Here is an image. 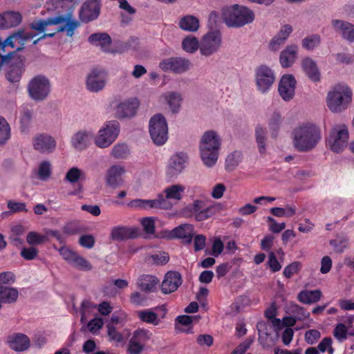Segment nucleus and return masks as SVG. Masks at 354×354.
<instances>
[{
    "mask_svg": "<svg viewBox=\"0 0 354 354\" xmlns=\"http://www.w3.org/2000/svg\"><path fill=\"white\" fill-rule=\"evenodd\" d=\"M293 145L300 152H306L314 149L322 138L320 129L313 124H303L296 127L292 132Z\"/></svg>",
    "mask_w": 354,
    "mask_h": 354,
    "instance_id": "nucleus-1",
    "label": "nucleus"
},
{
    "mask_svg": "<svg viewBox=\"0 0 354 354\" xmlns=\"http://www.w3.org/2000/svg\"><path fill=\"white\" fill-rule=\"evenodd\" d=\"M223 19L228 27L240 28L253 22L254 12L244 6L234 4L223 10Z\"/></svg>",
    "mask_w": 354,
    "mask_h": 354,
    "instance_id": "nucleus-2",
    "label": "nucleus"
},
{
    "mask_svg": "<svg viewBox=\"0 0 354 354\" xmlns=\"http://www.w3.org/2000/svg\"><path fill=\"white\" fill-rule=\"evenodd\" d=\"M221 139L214 131H207L203 136L200 144L201 157L203 163L210 167L218 159Z\"/></svg>",
    "mask_w": 354,
    "mask_h": 354,
    "instance_id": "nucleus-3",
    "label": "nucleus"
},
{
    "mask_svg": "<svg viewBox=\"0 0 354 354\" xmlns=\"http://www.w3.org/2000/svg\"><path fill=\"white\" fill-rule=\"evenodd\" d=\"M351 99V88L345 84H338L328 92L326 103L332 112L340 113L347 108Z\"/></svg>",
    "mask_w": 354,
    "mask_h": 354,
    "instance_id": "nucleus-4",
    "label": "nucleus"
},
{
    "mask_svg": "<svg viewBox=\"0 0 354 354\" xmlns=\"http://www.w3.org/2000/svg\"><path fill=\"white\" fill-rule=\"evenodd\" d=\"M24 56H16L15 52L0 55V71L8 68L7 80L12 83L19 82L24 71Z\"/></svg>",
    "mask_w": 354,
    "mask_h": 354,
    "instance_id": "nucleus-5",
    "label": "nucleus"
},
{
    "mask_svg": "<svg viewBox=\"0 0 354 354\" xmlns=\"http://www.w3.org/2000/svg\"><path fill=\"white\" fill-rule=\"evenodd\" d=\"M349 134L348 127L344 124H335L331 129L326 143L330 149L339 153L346 147Z\"/></svg>",
    "mask_w": 354,
    "mask_h": 354,
    "instance_id": "nucleus-6",
    "label": "nucleus"
},
{
    "mask_svg": "<svg viewBox=\"0 0 354 354\" xmlns=\"http://www.w3.org/2000/svg\"><path fill=\"white\" fill-rule=\"evenodd\" d=\"M216 207L213 205L207 206L202 200H194L192 203L187 205L183 209V214L186 217L194 216L197 221L207 220L214 215Z\"/></svg>",
    "mask_w": 354,
    "mask_h": 354,
    "instance_id": "nucleus-7",
    "label": "nucleus"
},
{
    "mask_svg": "<svg viewBox=\"0 0 354 354\" xmlns=\"http://www.w3.org/2000/svg\"><path fill=\"white\" fill-rule=\"evenodd\" d=\"M149 133L156 145H162L168 138V127L165 117L161 114L154 115L149 121Z\"/></svg>",
    "mask_w": 354,
    "mask_h": 354,
    "instance_id": "nucleus-8",
    "label": "nucleus"
},
{
    "mask_svg": "<svg viewBox=\"0 0 354 354\" xmlns=\"http://www.w3.org/2000/svg\"><path fill=\"white\" fill-rule=\"evenodd\" d=\"M119 132V122L116 120L108 121L99 131L95 139V143L100 148L108 147L115 140Z\"/></svg>",
    "mask_w": 354,
    "mask_h": 354,
    "instance_id": "nucleus-9",
    "label": "nucleus"
},
{
    "mask_svg": "<svg viewBox=\"0 0 354 354\" xmlns=\"http://www.w3.org/2000/svg\"><path fill=\"white\" fill-rule=\"evenodd\" d=\"M50 91L49 80L44 75L34 77L28 83V91L30 97L35 101H42Z\"/></svg>",
    "mask_w": 354,
    "mask_h": 354,
    "instance_id": "nucleus-10",
    "label": "nucleus"
},
{
    "mask_svg": "<svg viewBox=\"0 0 354 354\" xmlns=\"http://www.w3.org/2000/svg\"><path fill=\"white\" fill-rule=\"evenodd\" d=\"M255 80L258 90L265 93L270 89L275 80L272 70L266 65H261L256 69Z\"/></svg>",
    "mask_w": 354,
    "mask_h": 354,
    "instance_id": "nucleus-11",
    "label": "nucleus"
},
{
    "mask_svg": "<svg viewBox=\"0 0 354 354\" xmlns=\"http://www.w3.org/2000/svg\"><path fill=\"white\" fill-rule=\"evenodd\" d=\"M221 34L219 31H211L205 35L200 43V51L203 55L209 56L216 53L221 44Z\"/></svg>",
    "mask_w": 354,
    "mask_h": 354,
    "instance_id": "nucleus-12",
    "label": "nucleus"
},
{
    "mask_svg": "<svg viewBox=\"0 0 354 354\" xmlns=\"http://www.w3.org/2000/svg\"><path fill=\"white\" fill-rule=\"evenodd\" d=\"M188 157L185 153L178 152L171 156L166 168V176L169 180L176 178L185 169Z\"/></svg>",
    "mask_w": 354,
    "mask_h": 354,
    "instance_id": "nucleus-13",
    "label": "nucleus"
},
{
    "mask_svg": "<svg viewBox=\"0 0 354 354\" xmlns=\"http://www.w3.org/2000/svg\"><path fill=\"white\" fill-rule=\"evenodd\" d=\"M168 205V202L162 194H159L156 199H134L127 203L129 207L136 209H167Z\"/></svg>",
    "mask_w": 354,
    "mask_h": 354,
    "instance_id": "nucleus-14",
    "label": "nucleus"
},
{
    "mask_svg": "<svg viewBox=\"0 0 354 354\" xmlns=\"http://www.w3.org/2000/svg\"><path fill=\"white\" fill-rule=\"evenodd\" d=\"M191 62L188 59L183 57H170L161 61L159 67L164 71H172L175 73H183L189 70Z\"/></svg>",
    "mask_w": 354,
    "mask_h": 354,
    "instance_id": "nucleus-15",
    "label": "nucleus"
},
{
    "mask_svg": "<svg viewBox=\"0 0 354 354\" xmlns=\"http://www.w3.org/2000/svg\"><path fill=\"white\" fill-rule=\"evenodd\" d=\"M296 80L292 75L287 74L281 77L278 86V91L281 98L290 101L295 95Z\"/></svg>",
    "mask_w": 354,
    "mask_h": 354,
    "instance_id": "nucleus-16",
    "label": "nucleus"
},
{
    "mask_svg": "<svg viewBox=\"0 0 354 354\" xmlns=\"http://www.w3.org/2000/svg\"><path fill=\"white\" fill-rule=\"evenodd\" d=\"M100 10V5L98 0H87L81 7L80 19L82 22H90L97 18Z\"/></svg>",
    "mask_w": 354,
    "mask_h": 354,
    "instance_id": "nucleus-17",
    "label": "nucleus"
},
{
    "mask_svg": "<svg viewBox=\"0 0 354 354\" xmlns=\"http://www.w3.org/2000/svg\"><path fill=\"white\" fill-rule=\"evenodd\" d=\"M106 73L104 71L93 69L87 76L86 88L91 92H98L104 88L106 82Z\"/></svg>",
    "mask_w": 354,
    "mask_h": 354,
    "instance_id": "nucleus-18",
    "label": "nucleus"
},
{
    "mask_svg": "<svg viewBox=\"0 0 354 354\" xmlns=\"http://www.w3.org/2000/svg\"><path fill=\"white\" fill-rule=\"evenodd\" d=\"M32 145L36 151L42 153H50L55 150L56 141L47 133H40L33 138Z\"/></svg>",
    "mask_w": 354,
    "mask_h": 354,
    "instance_id": "nucleus-19",
    "label": "nucleus"
},
{
    "mask_svg": "<svg viewBox=\"0 0 354 354\" xmlns=\"http://www.w3.org/2000/svg\"><path fill=\"white\" fill-rule=\"evenodd\" d=\"M140 236L139 230L136 227L118 225L112 228L110 233V238L113 241H124L133 239Z\"/></svg>",
    "mask_w": 354,
    "mask_h": 354,
    "instance_id": "nucleus-20",
    "label": "nucleus"
},
{
    "mask_svg": "<svg viewBox=\"0 0 354 354\" xmlns=\"http://www.w3.org/2000/svg\"><path fill=\"white\" fill-rule=\"evenodd\" d=\"M125 173L124 167L114 165L106 171V183L113 189L121 187L124 183L123 174Z\"/></svg>",
    "mask_w": 354,
    "mask_h": 354,
    "instance_id": "nucleus-21",
    "label": "nucleus"
},
{
    "mask_svg": "<svg viewBox=\"0 0 354 354\" xmlns=\"http://www.w3.org/2000/svg\"><path fill=\"white\" fill-rule=\"evenodd\" d=\"M181 274L176 271H169L166 273L161 284V290L164 294L176 291L182 284Z\"/></svg>",
    "mask_w": 354,
    "mask_h": 354,
    "instance_id": "nucleus-22",
    "label": "nucleus"
},
{
    "mask_svg": "<svg viewBox=\"0 0 354 354\" xmlns=\"http://www.w3.org/2000/svg\"><path fill=\"white\" fill-rule=\"evenodd\" d=\"M139 106L137 99H131L120 103L115 111L117 118L120 119L131 118L136 115Z\"/></svg>",
    "mask_w": 354,
    "mask_h": 354,
    "instance_id": "nucleus-23",
    "label": "nucleus"
},
{
    "mask_svg": "<svg viewBox=\"0 0 354 354\" xmlns=\"http://www.w3.org/2000/svg\"><path fill=\"white\" fill-rule=\"evenodd\" d=\"M194 234V227L190 224H183L169 232L167 237L172 239H181L186 244H189L192 241Z\"/></svg>",
    "mask_w": 354,
    "mask_h": 354,
    "instance_id": "nucleus-24",
    "label": "nucleus"
},
{
    "mask_svg": "<svg viewBox=\"0 0 354 354\" xmlns=\"http://www.w3.org/2000/svg\"><path fill=\"white\" fill-rule=\"evenodd\" d=\"M7 342L11 349L17 352L27 350L30 343L29 337L21 333H15L9 335Z\"/></svg>",
    "mask_w": 354,
    "mask_h": 354,
    "instance_id": "nucleus-25",
    "label": "nucleus"
},
{
    "mask_svg": "<svg viewBox=\"0 0 354 354\" xmlns=\"http://www.w3.org/2000/svg\"><path fill=\"white\" fill-rule=\"evenodd\" d=\"M336 32L349 42L354 41V24L339 19H333L331 22Z\"/></svg>",
    "mask_w": 354,
    "mask_h": 354,
    "instance_id": "nucleus-26",
    "label": "nucleus"
},
{
    "mask_svg": "<svg viewBox=\"0 0 354 354\" xmlns=\"http://www.w3.org/2000/svg\"><path fill=\"white\" fill-rule=\"evenodd\" d=\"M94 137L92 131H80L77 132L71 138L72 146L79 150L85 149Z\"/></svg>",
    "mask_w": 354,
    "mask_h": 354,
    "instance_id": "nucleus-27",
    "label": "nucleus"
},
{
    "mask_svg": "<svg viewBox=\"0 0 354 354\" xmlns=\"http://www.w3.org/2000/svg\"><path fill=\"white\" fill-rule=\"evenodd\" d=\"M66 19L64 15H59L53 17H48L46 19H39L33 21L30 24V27L31 29L38 30L41 32L45 31L48 26L57 25L62 24Z\"/></svg>",
    "mask_w": 354,
    "mask_h": 354,
    "instance_id": "nucleus-28",
    "label": "nucleus"
},
{
    "mask_svg": "<svg viewBox=\"0 0 354 354\" xmlns=\"http://www.w3.org/2000/svg\"><path fill=\"white\" fill-rule=\"evenodd\" d=\"M22 20L21 15L18 12H5L0 15V29H8L17 26Z\"/></svg>",
    "mask_w": 354,
    "mask_h": 354,
    "instance_id": "nucleus-29",
    "label": "nucleus"
},
{
    "mask_svg": "<svg viewBox=\"0 0 354 354\" xmlns=\"http://www.w3.org/2000/svg\"><path fill=\"white\" fill-rule=\"evenodd\" d=\"M302 68L308 77L314 82L320 81V72L316 62L310 57H305L301 63Z\"/></svg>",
    "mask_w": 354,
    "mask_h": 354,
    "instance_id": "nucleus-30",
    "label": "nucleus"
},
{
    "mask_svg": "<svg viewBox=\"0 0 354 354\" xmlns=\"http://www.w3.org/2000/svg\"><path fill=\"white\" fill-rule=\"evenodd\" d=\"M298 47L295 44L288 46L281 52L279 61L283 68L291 66L297 58Z\"/></svg>",
    "mask_w": 354,
    "mask_h": 354,
    "instance_id": "nucleus-31",
    "label": "nucleus"
},
{
    "mask_svg": "<svg viewBox=\"0 0 354 354\" xmlns=\"http://www.w3.org/2000/svg\"><path fill=\"white\" fill-rule=\"evenodd\" d=\"M158 282V279L153 275L142 274L138 278L137 286L142 291L152 292L156 289Z\"/></svg>",
    "mask_w": 354,
    "mask_h": 354,
    "instance_id": "nucleus-32",
    "label": "nucleus"
},
{
    "mask_svg": "<svg viewBox=\"0 0 354 354\" xmlns=\"http://www.w3.org/2000/svg\"><path fill=\"white\" fill-rule=\"evenodd\" d=\"M88 41L93 45L101 46L104 51H106L111 44V39L109 34L99 32L91 35Z\"/></svg>",
    "mask_w": 354,
    "mask_h": 354,
    "instance_id": "nucleus-33",
    "label": "nucleus"
},
{
    "mask_svg": "<svg viewBox=\"0 0 354 354\" xmlns=\"http://www.w3.org/2000/svg\"><path fill=\"white\" fill-rule=\"evenodd\" d=\"M322 293L319 290H301L297 296L298 300L306 304H314L320 300Z\"/></svg>",
    "mask_w": 354,
    "mask_h": 354,
    "instance_id": "nucleus-34",
    "label": "nucleus"
},
{
    "mask_svg": "<svg viewBox=\"0 0 354 354\" xmlns=\"http://www.w3.org/2000/svg\"><path fill=\"white\" fill-rule=\"evenodd\" d=\"M18 290L15 288L0 286V304H11L15 302L18 298Z\"/></svg>",
    "mask_w": 354,
    "mask_h": 354,
    "instance_id": "nucleus-35",
    "label": "nucleus"
},
{
    "mask_svg": "<svg viewBox=\"0 0 354 354\" xmlns=\"http://www.w3.org/2000/svg\"><path fill=\"white\" fill-rule=\"evenodd\" d=\"M185 190V187L180 184H175L165 188L164 192L165 193V200L174 199L180 201L183 198V194Z\"/></svg>",
    "mask_w": 354,
    "mask_h": 354,
    "instance_id": "nucleus-36",
    "label": "nucleus"
},
{
    "mask_svg": "<svg viewBox=\"0 0 354 354\" xmlns=\"http://www.w3.org/2000/svg\"><path fill=\"white\" fill-rule=\"evenodd\" d=\"M178 25L184 30L195 32L199 28V20L194 16L186 15L180 19Z\"/></svg>",
    "mask_w": 354,
    "mask_h": 354,
    "instance_id": "nucleus-37",
    "label": "nucleus"
},
{
    "mask_svg": "<svg viewBox=\"0 0 354 354\" xmlns=\"http://www.w3.org/2000/svg\"><path fill=\"white\" fill-rule=\"evenodd\" d=\"M152 335V333L147 329L138 328L133 331L131 339L145 348L146 344L151 339Z\"/></svg>",
    "mask_w": 354,
    "mask_h": 354,
    "instance_id": "nucleus-38",
    "label": "nucleus"
},
{
    "mask_svg": "<svg viewBox=\"0 0 354 354\" xmlns=\"http://www.w3.org/2000/svg\"><path fill=\"white\" fill-rule=\"evenodd\" d=\"M138 316L143 322L151 324L154 326H157L160 322L158 315L149 309L138 311Z\"/></svg>",
    "mask_w": 354,
    "mask_h": 354,
    "instance_id": "nucleus-39",
    "label": "nucleus"
},
{
    "mask_svg": "<svg viewBox=\"0 0 354 354\" xmlns=\"http://www.w3.org/2000/svg\"><path fill=\"white\" fill-rule=\"evenodd\" d=\"M321 44V37L318 34H312L304 38L301 41L302 47L307 50H313Z\"/></svg>",
    "mask_w": 354,
    "mask_h": 354,
    "instance_id": "nucleus-40",
    "label": "nucleus"
},
{
    "mask_svg": "<svg viewBox=\"0 0 354 354\" xmlns=\"http://www.w3.org/2000/svg\"><path fill=\"white\" fill-rule=\"evenodd\" d=\"M165 99L172 112L177 113L180 107L181 95L176 92H169L166 95Z\"/></svg>",
    "mask_w": 354,
    "mask_h": 354,
    "instance_id": "nucleus-41",
    "label": "nucleus"
},
{
    "mask_svg": "<svg viewBox=\"0 0 354 354\" xmlns=\"http://www.w3.org/2000/svg\"><path fill=\"white\" fill-rule=\"evenodd\" d=\"M242 154L239 151H234L230 153L225 159V168L228 171H233L241 160Z\"/></svg>",
    "mask_w": 354,
    "mask_h": 354,
    "instance_id": "nucleus-42",
    "label": "nucleus"
},
{
    "mask_svg": "<svg viewBox=\"0 0 354 354\" xmlns=\"http://www.w3.org/2000/svg\"><path fill=\"white\" fill-rule=\"evenodd\" d=\"M266 129L260 126L256 127L255 136L259 152L261 154L266 152Z\"/></svg>",
    "mask_w": 354,
    "mask_h": 354,
    "instance_id": "nucleus-43",
    "label": "nucleus"
},
{
    "mask_svg": "<svg viewBox=\"0 0 354 354\" xmlns=\"http://www.w3.org/2000/svg\"><path fill=\"white\" fill-rule=\"evenodd\" d=\"M182 47L186 52L193 53L200 48V44L196 37L188 36L183 39Z\"/></svg>",
    "mask_w": 354,
    "mask_h": 354,
    "instance_id": "nucleus-44",
    "label": "nucleus"
},
{
    "mask_svg": "<svg viewBox=\"0 0 354 354\" xmlns=\"http://www.w3.org/2000/svg\"><path fill=\"white\" fill-rule=\"evenodd\" d=\"M32 118V113L27 107L23 108L20 118V129L22 132H26L30 127Z\"/></svg>",
    "mask_w": 354,
    "mask_h": 354,
    "instance_id": "nucleus-45",
    "label": "nucleus"
},
{
    "mask_svg": "<svg viewBox=\"0 0 354 354\" xmlns=\"http://www.w3.org/2000/svg\"><path fill=\"white\" fill-rule=\"evenodd\" d=\"M10 138V127L8 122L0 117V145H4Z\"/></svg>",
    "mask_w": 354,
    "mask_h": 354,
    "instance_id": "nucleus-46",
    "label": "nucleus"
},
{
    "mask_svg": "<svg viewBox=\"0 0 354 354\" xmlns=\"http://www.w3.org/2000/svg\"><path fill=\"white\" fill-rule=\"evenodd\" d=\"M71 265L77 270L82 271H90L93 268L91 263L78 254L73 259Z\"/></svg>",
    "mask_w": 354,
    "mask_h": 354,
    "instance_id": "nucleus-47",
    "label": "nucleus"
},
{
    "mask_svg": "<svg viewBox=\"0 0 354 354\" xmlns=\"http://www.w3.org/2000/svg\"><path fill=\"white\" fill-rule=\"evenodd\" d=\"M46 241V236L39 234V233L33 231L28 232L26 236L27 243L31 245H40Z\"/></svg>",
    "mask_w": 354,
    "mask_h": 354,
    "instance_id": "nucleus-48",
    "label": "nucleus"
},
{
    "mask_svg": "<svg viewBox=\"0 0 354 354\" xmlns=\"http://www.w3.org/2000/svg\"><path fill=\"white\" fill-rule=\"evenodd\" d=\"M82 231V228L77 221L68 222L63 227V232L67 235H75Z\"/></svg>",
    "mask_w": 354,
    "mask_h": 354,
    "instance_id": "nucleus-49",
    "label": "nucleus"
},
{
    "mask_svg": "<svg viewBox=\"0 0 354 354\" xmlns=\"http://www.w3.org/2000/svg\"><path fill=\"white\" fill-rule=\"evenodd\" d=\"M37 175L42 180H46L51 175V165L48 161L41 162L38 168Z\"/></svg>",
    "mask_w": 354,
    "mask_h": 354,
    "instance_id": "nucleus-50",
    "label": "nucleus"
},
{
    "mask_svg": "<svg viewBox=\"0 0 354 354\" xmlns=\"http://www.w3.org/2000/svg\"><path fill=\"white\" fill-rule=\"evenodd\" d=\"M169 260V254L165 252H159L149 257V261L158 266L165 265Z\"/></svg>",
    "mask_w": 354,
    "mask_h": 354,
    "instance_id": "nucleus-51",
    "label": "nucleus"
},
{
    "mask_svg": "<svg viewBox=\"0 0 354 354\" xmlns=\"http://www.w3.org/2000/svg\"><path fill=\"white\" fill-rule=\"evenodd\" d=\"M112 156L115 158H124L129 154L127 145L125 144H118L115 145L111 151Z\"/></svg>",
    "mask_w": 354,
    "mask_h": 354,
    "instance_id": "nucleus-52",
    "label": "nucleus"
},
{
    "mask_svg": "<svg viewBox=\"0 0 354 354\" xmlns=\"http://www.w3.org/2000/svg\"><path fill=\"white\" fill-rule=\"evenodd\" d=\"M83 176V173L77 167H73L71 168L65 176V180L67 181L74 183L78 181Z\"/></svg>",
    "mask_w": 354,
    "mask_h": 354,
    "instance_id": "nucleus-53",
    "label": "nucleus"
},
{
    "mask_svg": "<svg viewBox=\"0 0 354 354\" xmlns=\"http://www.w3.org/2000/svg\"><path fill=\"white\" fill-rule=\"evenodd\" d=\"M301 268V263L299 261H293L288 266H286L283 270V275L290 279L293 274H297Z\"/></svg>",
    "mask_w": 354,
    "mask_h": 354,
    "instance_id": "nucleus-54",
    "label": "nucleus"
},
{
    "mask_svg": "<svg viewBox=\"0 0 354 354\" xmlns=\"http://www.w3.org/2000/svg\"><path fill=\"white\" fill-rule=\"evenodd\" d=\"M130 302L136 306H145L147 305V297L139 292H134L130 296Z\"/></svg>",
    "mask_w": 354,
    "mask_h": 354,
    "instance_id": "nucleus-55",
    "label": "nucleus"
},
{
    "mask_svg": "<svg viewBox=\"0 0 354 354\" xmlns=\"http://www.w3.org/2000/svg\"><path fill=\"white\" fill-rule=\"evenodd\" d=\"M321 337V333L316 329H310L305 333V341L308 344H315Z\"/></svg>",
    "mask_w": 354,
    "mask_h": 354,
    "instance_id": "nucleus-56",
    "label": "nucleus"
},
{
    "mask_svg": "<svg viewBox=\"0 0 354 354\" xmlns=\"http://www.w3.org/2000/svg\"><path fill=\"white\" fill-rule=\"evenodd\" d=\"M66 17V32L68 37H72L74 35V31L80 26L79 21L75 19H71L70 16L64 15Z\"/></svg>",
    "mask_w": 354,
    "mask_h": 354,
    "instance_id": "nucleus-57",
    "label": "nucleus"
},
{
    "mask_svg": "<svg viewBox=\"0 0 354 354\" xmlns=\"http://www.w3.org/2000/svg\"><path fill=\"white\" fill-rule=\"evenodd\" d=\"M292 313L295 315L296 319L299 321H302L310 317V313L306 311L304 307L299 306V305H295L293 306Z\"/></svg>",
    "mask_w": 354,
    "mask_h": 354,
    "instance_id": "nucleus-58",
    "label": "nucleus"
},
{
    "mask_svg": "<svg viewBox=\"0 0 354 354\" xmlns=\"http://www.w3.org/2000/svg\"><path fill=\"white\" fill-rule=\"evenodd\" d=\"M281 122V115L279 113H274L270 121L269 122V127L272 131V136L275 138L277 136V131L279 128Z\"/></svg>",
    "mask_w": 354,
    "mask_h": 354,
    "instance_id": "nucleus-59",
    "label": "nucleus"
},
{
    "mask_svg": "<svg viewBox=\"0 0 354 354\" xmlns=\"http://www.w3.org/2000/svg\"><path fill=\"white\" fill-rule=\"evenodd\" d=\"M95 238L92 234H84L79 239V244L87 249L92 248L95 245Z\"/></svg>",
    "mask_w": 354,
    "mask_h": 354,
    "instance_id": "nucleus-60",
    "label": "nucleus"
},
{
    "mask_svg": "<svg viewBox=\"0 0 354 354\" xmlns=\"http://www.w3.org/2000/svg\"><path fill=\"white\" fill-rule=\"evenodd\" d=\"M268 265L272 272H277L281 269V265L273 252L269 253Z\"/></svg>",
    "mask_w": 354,
    "mask_h": 354,
    "instance_id": "nucleus-61",
    "label": "nucleus"
},
{
    "mask_svg": "<svg viewBox=\"0 0 354 354\" xmlns=\"http://www.w3.org/2000/svg\"><path fill=\"white\" fill-rule=\"evenodd\" d=\"M8 208L12 212H27L28 209H26V203L22 202H15L12 201H9L8 202Z\"/></svg>",
    "mask_w": 354,
    "mask_h": 354,
    "instance_id": "nucleus-62",
    "label": "nucleus"
},
{
    "mask_svg": "<svg viewBox=\"0 0 354 354\" xmlns=\"http://www.w3.org/2000/svg\"><path fill=\"white\" fill-rule=\"evenodd\" d=\"M141 225L147 234H152L155 231V223L152 218L146 217L142 219Z\"/></svg>",
    "mask_w": 354,
    "mask_h": 354,
    "instance_id": "nucleus-63",
    "label": "nucleus"
},
{
    "mask_svg": "<svg viewBox=\"0 0 354 354\" xmlns=\"http://www.w3.org/2000/svg\"><path fill=\"white\" fill-rule=\"evenodd\" d=\"M145 348L136 343L133 339H130L127 347V353L129 354H141Z\"/></svg>",
    "mask_w": 354,
    "mask_h": 354,
    "instance_id": "nucleus-64",
    "label": "nucleus"
}]
</instances>
